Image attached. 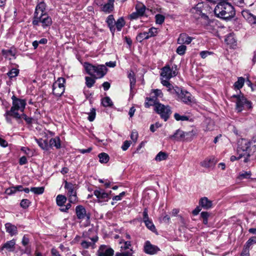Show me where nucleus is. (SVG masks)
I'll return each mask as SVG.
<instances>
[{
    "mask_svg": "<svg viewBox=\"0 0 256 256\" xmlns=\"http://www.w3.org/2000/svg\"><path fill=\"white\" fill-rule=\"evenodd\" d=\"M12 106L4 114L6 120L9 123H12V118H20V114L24 112L26 104L25 100L18 98L15 96L12 97Z\"/></svg>",
    "mask_w": 256,
    "mask_h": 256,
    "instance_id": "f257e3e1",
    "label": "nucleus"
},
{
    "mask_svg": "<svg viewBox=\"0 0 256 256\" xmlns=\"http://www.w3.org/2000/svg\"><path fill=\"white\" fill-rule=\"evenodd\" d=\"M226 0L217 2L214 12L216 16L221 18L227 19L232 18L235 14V11L233 6Z\"/></svg>",
    "mask_w": 256,
    "mask_h": 256,
    "instance_id": "f03ea898",
    "label": "nucleus"
},
{
    "mask_svg": "<svg viewBox=\"0 0 256 256\" xmlns=\"http://www.w3.org/2000/svg\"><path fill=\"white\" fill-rule=\"evenodd\" d=\"M144 106L146 108L154 106V110L160 115L161 118L164 121H166L168 119L172 114L171 108L169 106L156 102V100L154 98L148 99V102H145Z\"/></svg>",
    "mask_w": 256,
    "mask_h": 256,
    "instance_id": "7ed1b4c3",
    "label": "nucleus"
},
{
    "mask_svg": "<svg viewBox=\"0 0 256 256\" xmlns=\"http://www.w3.org/2000/svg\"><path fill=\"white\" fill-rule=\"evenodd\" d=\"M86 72L94 78H102L106 73L107 68L104 65L94 66L88 62L84 64Z\"/></svg>",
    "mask_w": 256,
    "mask_h": 256,
    "instance_id": "20e7f679",
    "label": "nucleus"
},
{
    "mask_svg": "<svg viewBox=\"0 0 256 256\" xmlns=\"http://www.w3.org/2000/svg\"><path fill=\"white\" fill-rule=\"evenodd\" d=\"M32 23L34 26H38L41 24L42 28H45L52 24V20L48 14H38L36 12L34 14Z\"/></svg>",
    "mask_w": 256,
    "mask_h": 256,
    "instance_id": "39448f33",
    "label": "nucleus"
},
{
    "mask_svg": "<svg viewBox=\"0 0 256 256\" xmlns=\"http://www.w3.org/2000/svg\"><path fill=\"white\" fill-rule=\"evenodd\" d=\"M233 96L236 98V109L238 112H241L244 109L249 110L252 108L251 102L248 100L244 95H234Z\"/></svg>",
    "mask_w": 256,
    "mask_h": 256,
    "instance_id": "423d86ee",
    "label": "nucleus"
},
{
    "mask_svg": "<svg viewBox=\"0 0 256 256\" xmlns=\"http://www.w3.org/2000/svg\"><path fill=\"white\" fill-rule=\"evenodd\" d=\"M250 142L248 141V140L244 138H242L238 140L237 148L238 158H245V157H247Z\"/></svg>",
    "mask_w": 256,
    "mask_h": 256,
    "instance_id": "0eeeda50",
    "label": "nucleus"
},
{
    "mask_svg": "<svg viewBox=\"0 0 256 256\" xmlns=\"http://www.w3.org/2000/svg\"><path fill=\"white\" fill-rule=\"evenodd\" d=\"M66 80L63 78H58L53 84L52 93L56 96H61L65 90Z\"/></svg>",
    "mask_w": 256,
    "mask_h": 256,
    "instance_id": "6e6552de",
    "label": "nucleus"
},
{
    "mask_svg": "<svg viewBox=\"0 0 256 256\" xmlns=\"http://www.w3.org/2000/svg\"><path fill=\"white\" fill-rule=\"evenodd\" d=\"M64 188L67 190V195L70 202L76 203L78 201L76 188L74 185L72 183L65 182Z\"/></svg>",
    "mask_w": 256,
    "mask_h": 256,
    "instance_id": "1a4fd4ad",
    "label": "nucleus"
},
{
    "mask_svg": "<svg viewBox=\"0 0 256 256\" xmlns=\"http://www.w3.org/2000/svg\"><path fill=\"white\" fill-rule=\"evenodd\" d=\"M76 214L77 218L80 222L85 220L87 224L90 223V214L86 212L84 206L82 205L77 206L76 208Z\"/></svg>",
    "mask_w": 256,
    "mask_h": 256,
    "instance_id": "9d476101",
    "label": "nucleus"
},
{
    "mask_svg": "<svg viewBox=\"0 0 256 256\" xmlns=\"http://www.w3.org/2000/svg\"><path fill=\"white\" fill-rule=\"evenodd\" d=\"M176 96H178V100H180L186 104H190L192 100V94L186 90L179 88L178 93H176Z\"/></svg>",
    "mask_w": 256,
    "mask_h": 256,
    "instance_id": "9b49d317",
    "label": "nucleus"
},
{
    "mask_svg": "<svg viewBox=\"0 0 256 256\" xmlns=\"http://www.w3.org/2000/svg\"><path fill=\"white\" fill-rule=\"evenodd\" d=\"M110 192L111 191H110V193H108L105 192L103 189L98 188L94 190V194L98 198V202L102 203L109 200L110 198Z\"/></svg>",
    "mask_w": 256,
    "mask_h": 256,
    "instance_id": "f8f14e48",
    "label": "nucleus"
},
{
    "mask_svg": "<svg viewBox=\"0 0 256 256\" xmlns=\"http://www.w3.org/2000/svg\"><path fill=\"white\" fill-rule=\"evenodd\" d=\"M84 238H86L84 240H82L81 242V246L84 248H88L90 247L94 248L95 243L98 240V237L94 236L92 238H86L84 235Z\"/></svg>",
    "mask_w": 256,
    "mask_h": 256,
    "instance_id": "ddd939ff",
    "label": "nucleus"
},
{
    "mask_svg": "<svg viewBox=\"0 0 256 256\" xmlns=\"http://www.w3.org/2000/svg\"><path fill=\"white\" fill-rule=\"evenodd\" d=\"M98 256H112L114 250L108 246L102 245L98 251Z\"/></svg>",
    "mask_w": 256,
    "mask_h": 256,
    "instance_id": "4468645a",
    "label": "nucleus"
},
{
    "mask_svg": "<svg viewBox=\"0 0 256 256\" xmlns=\"http://www.w3.org/2000/svg\"><path fill=\"white\" fill-rule=\"evenodd\" d=\"M247 157H245V158L244 160V162L250 161V156H252L253 159H256V142H250Z\"/></svg>",
    "mask_w": 256,
    "mask_h": 256,
    "instance_id": "2eb2a0df",
    "label": "nucleus"
},
{
    "mask_svg": "<svg viewBox=\"0 0 256 256\" xmlns=\"http://www.w3.org/2000/svg\"><path fill=\"white\" fill-rule=\"evenodd\" d=\"M176 75V72L172 70L168 66H166L162 69L160 76L163 78L170 80L172 77Z\"/></svg>",
    "mask_w": 256,
    "mask_h": 256,
    "instance_id": "dca6fc26",
    "label": "nucleus"
},
{
    "mask_svg": "<svg viewBox=\"0 0 256 256\" xmlns=\"http://www.w3.org/2000/svg\"><path fill=\"white\" fill-rule=\"evenodd\" d=\"M144 250L147 254H154L160 250V249L158 246L151 244L149 241H146L144 244Z\"/></svg>",
    "mask_w": 256,
    "mask_h": 256,
    "instance_id": "f3484780",
    "label": "nucleus"
},
{
    "mask_svg": "<svg viewBox=\"0 0 256 256\" xmlns=\"http://www.w3.org/2000/svg\"><path fill=\"white\" fill-rule=\"evenodd\" d=\"M242 14L244 18L253 27H256V16L253 15L248 10H243Z\"/></svg>",
    "mask_w": 256,
    "mask_h": 256,
    "instance_id": "a211bd4d",
    "label": "nucleus"
},
{
    "mask_svg": "<svg viewBox=\"0 0 256 256\" xmlns=\"http://www.w3.org/2000/svg\"><path fill=\"white\" fill-rule=\"evenodd\" d=\"M192 37L188 36L186 33L180 34L178 38L177 42L180 44H189L193 40Z\"/></svg>",
    "mask_w": 256,
    "mask_h": 256,
    "instance_id": "6ab92c4d",
    "label": "nucleus"
},
{
    "mask_svg": "<svg viewBox=\"0 0 256 256\" xmlns=\"http://www.w3.org/2000/svg\"><path fill=\"white\" fill-rule=\"evenodd\" d=\"M199 206L205 210H209L212 208V202L206 197H203L200 200Z\"/></svg>",
    "mask_w": 256,
    "mask_h": 256,
    "instance_id": "aec40b11",
    "label": "nucleus"
},
{
    "mask_svg": "<svg viewBox=\"0 0 256 256\" xmlns=\"http://www.w3.org/2000/svg\"><path fill=\"white\" fill-rule=\"evenodd\" d=\"M16 240L12 239L6 242L0 248L1 250L6 249L8 252H13L15 250Z\"/></svg>",
    "mask_w": 256,
    "mask_h": 256,
    "instance_id": "412c9836",
    "label": "nucleus"
},
{
    "mask_svg": "<svg viewBox=\"0 0 256 256\" xmlns=\"http://www.w3.org/2000/svg\"><path fill=\"white\" fill-rule=\"evenodd\" d=\"M5 228L6 232L8 233L11 236L17 234L18 228L17 227L12 224L11 223L8 222L5 224Z\"/></svg>",
    "mask_w": 256,
    "mask_h": 256,
    "instance_id": "4be33fe9",
    "label": "nucleus"
},
{
    "mask_svg": "<svg viewBox=\"0 0 256 256\" xmlns=\"http://www.w3.org/2000/svg\"><path fill=\"white\" fill-rule=\"evenodd\" d=\"M49 148H56V149H59L61 147L60 140L59 137L56 136L54 138H52L50 140L49 142Z\"/></svg>",
    "mask_w": 256,
    "mask_h": 256,
    "instance_id": "5701e85b",
    "label": "nucleus"
},
{
    "mask_svg": "<svg viewBox=\"0 0 256 256\" xmlns=\"http://www.w3.org/2000/svg\"><path fill=\"white\" fill-rule=\"evenodd\" d=\"M185 132L178 130L176 132L170 136L171 138H174L176 140H185Z\"/></svg>",
    "mask_w": 256,
    "mask_h": 256,
    "instance_id": "b1692460",
    "label": "nucleus"
},
{
    "mask_svg": "<svg viewBox=\"0 0 256 256\" xmlns=\"http://www.w3.org/2000/svg\"><path fill=\"white\" fill-rule=\"evenodd\" d=\"M114 0H108V2L102 6V9L104 12L110 13L114 10Z\"/></svg>",
    "mask_w": 256,
    "mask_h": 256,
    "instance_id": "393cba45",
    "label": "nucleus"
},
{
    "mask_svg": "<svg viewBox=\"0 0 256 256\" xmlns=\"http://www.w3.org/2000/svg\"><path fill=\"white\" fill-rule=\"evenodd\" d=\"M198 134V130L196 128H194L192 130L188 132H185V140L190 142Z\"/></svg>",
    "mask_w": 256,
    "mask_h": 256,
    "instance_id": "a878e982",
    "label": "nucleus"
},
{
    "mask_svg": "<svg viewBox=\"0 0 256 256\" xmlns=\"http://www.w3.org/2000/svg\"><path fill=\"white\" fill-rule=\"evenodd\" d=\"M115 20L112 15L108 16L106 19V23L110 29V32L114 34L115 30Z\"/></svg>",
    "mask_w": 256,
    "mask_h": 256,
    "instance_id": "bb28decb",
    "label": "nucleus"
},
{
    "mask_svg": "<svg viewBox=\"0 0 256 256\" xmlns=\"http://www.w3.org/2000/svg\"><path fill=\"white\" fill-rule=\"evenodd\" d=\"M152 94H153V96L151 98H146V102H148V99L154 98L156 100V102H158L157 99L158 98H162L163 96L162 90L159 89L152 90Z\"/></svg>",
    "mask_w": 256,
    "mask_h": 256,
    "instance_id": "cd10ccee",
    "label": "nucleus"
},
{
    "mask_svg": "<svg viewBox=\"0 0 256 256\" xmlns=\"http://www.w3.org/2000/svg\"><path fill=\"white\" fill-rule=\"evenodd\" d=\"M36 141L39 146L42 150H49V146L46 140L40 139H36Z\"/></svg>",
    "mask_w": 256,
    "mask_h": 256,
    "instance_id": "c85d7f7f",
    "label": "nucleus"
},
{
    "mask_svg": "<svg viewBox=\"0 0 256 256\" xmlns=\"http://www.w3.org/2000/svg\"><path fill=\"white\" fill-rule=\"evenodd\" d=\"M225 42L227 44L230 45V46L236 45V41L232 34H230L226 36L225 38Z\"/></svg>",
    "mask_w": 256,
    "mask_h": 256,
    "instance_id": "c756f323",
    "label": "nucleus"
},
{
    "mask_svg": "<svg viewBox=\"0 0 256 256\" xmlns=\"http://www.w3.org/2000/svg\"><path fill=\"white\" fill-rule=\"evenodd\" d=\"M45 9L46 4L43 2H41L36 6L34 12H37L38 14H46L44 12Z\"/></svg>",
    "mask_w": 256,
    "mask_h": 256,
    "instance_id": "7c9ffc66",
    "label": "nucleus"
},
{
    "mask_svg": "<svg viewBox=\"0 0 256 256\" xmlns=\"http://www.w3.org/2000/svg\"><path fill=\"white\" fill-rule=\"evenodd\" d=\"M136 11L138 12V14H139L140 16H144L146 8L144 5L142 3L138 4L136 6Z\"/></svg>",
    "mask_w": 256,
    "mask_h": 256,
    "instance_id": "2f4dec72",
    "label": "nucleus"
},
{
    "mask_svg": "<svg viewBox=\"0 0 256 256\" xmlns=\"http://www.w3.org/2000/svg\"><path fill=\"white\" fill-rule=\"evenodd\" d=\"M66 201V198L64 196L58 194L56 198V204L58 206H62Z\"/></svg>",
    "mask_w": 256,
    "mask_h": 256,
    "instance_id": "473e14b6",
    "label": "nucleus"
},
{
    "mask_svg": "<svg viewBox=\"0 0 256 256\" xmlns=\"http://www.w3.org/2000/svg\"><path fill=\"white\" fill-rule=\"evenodd\" d=\"M244 83V78L242 77L238 78V80L234 84V88L235 89L240 90L241 88Z\"/></svg>",
    "mask_w": 256,
    "mask_h": 256,
    "instance_id": "72a5a7b5",
    "label": "nucleus"
},
{
    "mask_svg": "<svg viewBox=\"0 0 256 256\" xmlns=\"http://www.w3.org/2000/svg\"><path fill=\"white\" fill-rule=\"evenodd\" d=\"M100 162V163L106 164L107 163L110 159L109 156L108 154L104 152L100 153L98 156Z\"/></svg>",
    "mask_w": 256,
    "mask_h": 256,
    "instance_id": "f704fd0d",
    "label": "nucleus"
},
{
    "mask_svg": "<svg viewBox=\"0 0 256 256\" xmlns=\"http://www.w3.org/2000/svg\"><path fill=\"white\" fill-rule=\"evenodd\" d=\"M124 24L125 22L124 18H120L115 22V28L118 31H120Z\"/></svg>",
    "mask_w": 256,
    "mask_h": 256,
    "instance_id": "c9c22d12",
    "label": "nucleus"
},
{
    "mask_svg": "<svg viewBox=\"0 0 256 256\" xmlns=\"http://www.w3.org/2000/svg\"><path fill=\"white\" fill-rule=\"evenodd\" d=\"M168 154L163 152H159L155 158V160L158 162H160L166 160L168 158Z\"/></svg>",
    "mask_w": 256,
    "mask_h": 256,
    "instance_id": "e433bc0d",
    "label": "nucleus"
},
{
    "mask_svg": "<svg viewBox=\"0 0 256 256\" xmlns=\"http://www.w3.org/2000/svg\"><path fill=\"white\" fill-rule=\"evenodd\" d=\"M256 244V236H252L246 242L244 248H246L250 250V246L253 244Z\"/></svg>",
    "mask_w": 256,
    "mask_h": 256,
    "instance_id": "4c0bfd02",
    "label": "nucleus"
},
{
    "mask_svg": "<svg viewBox=\"0 0 256 256\" xmlns=\"http://www.w3.org/2000/svg\"><path fill=\"white\" fill-rule=\"evenodd\" d=\"M136 40L139 42H142L144 40H148L149 38V36L148 34L146 32H140L136 36Z\"/></svg>",
    "mask_w": 256,
    "mask_h": 256,
    "instance_id": "58836bf2",
    "label": "nucleus"
},
{
    "mask_svg": "<svg viewBox=\"0 0 256 256\" xmlns=\"http://www.w3.org/2000/svg\"><path fill=\"white\" fill-rule=\"evenodd\" d=\"M214 159H206L201 163L202 166L204 168H210L214 164Z\"/></svg>",
    "mask_w": 256,
    "mask_h": 256,
    "instance_id": "ea45409f",
    "label": "nucleus"
},
{
    "mask_svg": "<svg viewBox=\"0 0 256 256\" xmlns=\"http://www.w3.org/2000/svg\"><path fill=\"white\" fill-rule=\"evenodd\" d=\"M102 104L104 107L112 106V102L109 97H105L102 100Z\"/></svg>",
    "mask_w": 256,
    "mask_h": 256,
    "instance_id": "a19ab883",
    "label": "nucleus"
},
{
    "mask_svg": "<svg viewBox=\"0 0 256 256\" xmlns=\"http://www.w3.org/2000/svg\"><path fill=\"white\" fill-rule=\"evenodd\" d=\"M85 80L86 84L88 88H92L96 82L95 79L91 77L86 76Z\"/></svg>",
    "mask_w": 256,
    "mask_h": 256,
    "instance_id": "79ce46f5",
    "label": "nucleus"
},
{
    "mask_svg": "<svg viewBox=\"0 0 256 256\" xmlns=\"http://www.w3.org/2000/svg\"><path fill=\"white\" fill-rule=\"evenodd\" d=\"M159 30L158 28L152 27L148 30L147 32L149 36V38L155 36L158 33Z\"/></svg>",
    "mask_w": 256,
    "mask_h": 256,
    "instance_id": "37998d69",
    "label": "nucleus"
},
{
    "mask_svg": "<svg viewBox=\"0 0 256 256\" xmlns=\"http://www.w3.org/2000/svg\"><path fill=\"white\" fill-rule=\"evenodd\" d=\"M168 88V91L170 92L172 94H175L176 95V93H178L180 88L178 86H174L172 84H170V86H166Z\"/></svg>",
    "mask_w": 256,
    "mask_h": 256,
    "instance_id": "c03bdc74",
    "label": "nucleus"
},
{
    "mask_svg": "<svg viewBox=\"0 0 256 256\" xmlns=\"http://www.w3.org/2000/svg\"><path fill=\"white\" fill-rule=\"evenodd\" d=\"M174 118L177 121H187L189 120V116L184 115H180L178 113L174 114Z\"/></svg>",
    "mask_w": 256,
    "mask_h": 256,
    "instance_id": "a18cd8bd",
    "label": "nucleus"
},
{
    "mask_svg": "<svg viewBox=\"0 0 256 256\" xmlns=\"http://www.w3.org/2000/svg\"><path fill=\"white\" fill-rule=\"evenodd\" d=\"M186 50V46L185 45L182 44L178 47L176 50V52L178 54L182 56L185 54Z\"/></svg>",
    "mask_w": 256,
    "mask_h": 256,
    "instance_id": "49530a36",
    "label": "nucleus"
},
{
    "mask_svg": "<svg viewBox=\"0 0 256 256\" xmlns=\"http://www.w3.org/2000/svg\"><path fill=\"white\" fill-rule=\"evenodd\" d=\"M30 191L35 194H40L44 192V188L41 187H32L30 188Z\"/></svg>",
    "mask_w": 256,
    "mask_h": 256,
    "instance_id": "de8ad7c7",
    "label": "nucleus"
},
{
    "mask_svg": "<svg viewBox=\"0 0 256 256\" xmlns=\"http://www.w3.org/2000/svg\"><path fill=\"white\" fill-rule=\"evenodd\" d=\"M20 116L18 118H14L16 120H19L22 119H24L28 124H30L32 120L30 118L27 116L24 112L20 114Z\"/></svg>",
    "mask_w": 256,
    "mask_h": 256,
    "instance_id": "09e8293b",
    "label": "nucleus"
},
{
    "mask_svg": "<svg viewBox=\"0 0 256 256\" xmlns=\"http://www.w3.org/2000/svg\"><path fill=\"white\" fill-rule=\"evenodd\" d=\"M210 213L206 212H202L200 214V216L203 220L204 224L206 225L208 224V218L210 216Z\"/></svg>",
    "mask_w": 256,
    "mask_h": 256,
    "instance_id": "8fccbe9b",
    "label": "nucleus"
},
{
    "mask_svg": "<svg viewBox=\"0 0 256 256\" xmlns=\"http://www.w3.org/2000/svg\"><path fill=\"white\" fill-rule=\"evenodd\" d=\"M19 73V70L16 68H12L7 73L8 76L10 78L16 76Z\"/></svg>",
    "mask_w": 256,
    "mask_h": 256,
    "instance_id": "3c124183",
    "label": "nucleus"
},
{
    "mask_svg": "<svg viewBox=\"0 0 256 256\" xmlns=\"http://www.w3.org/2000/svg\"><path fill=\"white\" fill-rule=\"evenodd\" d=\"M146 226L150 230L154 231L156 230V228L153 224L152 222L149 220L144 222Z\"/></svg>",
    "mask_w": 256,
    "mask_h": 256,
    "instance_id": "603ef678",
    "label": "nucleus"
},
{
    "mask_svg": "<svg viewBox=\"0 0 256 256\" xmlns=\"http://www.w3.org/2000/svg\"><path fill=\"white\" fill-rule=\"evenodd\" d=\"M156 22L157 24H161L164 20V16L162 14H158L156 16Z\"/></svg>",
    "mask_w": 256,
    "mask_h": 256,
    "instance_id": "864d4df0",
    "label": "nucleus"
},
{
    "mask_svg": "<svg viewBox=\"0 0 256 256\" xmlns=\"http://www.w3.org/2000/svg\"><path fill=\"white\" fill-rule=\"evenodd\" d=\"M2 54L6 58H8L9 56H14V54L11 50H2Z\"/></svg>",
    "mask_w": 256,
    "mask_h": 256,
    "instance_id": "5fc2aeb1",
    "label": "nucleus"
},
{
    "mask_svg": "<svg viewBox=\"0 0 256 256\" xmlns=\"http://www.w3.org/2000/svg\"><path fill=\"white\" fill-rule=\"evenodd\" d=\"M96 117V110L94 108H92L90 112L88 114V120L90 122H92Z\"/></svg>",
    "mask_w": 256,
    "mask_h": 256,
    "instance_id": "6e6d98bb",
    "label": "nucleus"
},
{
    "mask_svg": "<svg viewBox=\"0 0 256 256\" xmlns=\"http://www.w3.org/2000/svg\"><path fill=\"white\" fill-rule=\"evenodd\" d=\"M30 204V202L29 200L27 199H23L22 200L20 204L22 208H26L29 206Z\"/></svg>",
    "mask_w": 256,
    "mask_h": 256,
    "instance_id": "4d7b16f0",
    "label": "nucleus"
},
{
    "mask_svg": "<svg viewBox=\"0 0 256 256\" xmlns=\"http://www.w3.org/2000/svg\"><path fill=\"white\" fill-rule=\"evenodd\" d=\"M16 192L14 186H12L6 189L5 193L8 195H12Z\"/></svg>",
    "mask_w": 256,
    "mask_h": 256,
    "instance_id": "13d9d810",
    "label": "nucleus"
},
{
    "mask_svg": "<svg viewBox=\"0 0 256 256\" xmlns=\"http://www.w3.org/2000/svg\"><path fill=\"white\" fill-rule=\"evenodd\" d=\"M131 246V242L130 241L124 242V244L121 246V248L124 250L130 249Z\"/></svg>",
    "mask_w": 256,
    "mask_h": 256,
    "instance_id": "bf43d9fd",
    "label": "nucleus"
},
{
    "mask_svg": "<svg viewBox=\"0 0 256 256\" xmlns=\"http://www.w3.org/2000/svg\"><path fill=\"white\" fill-rule=\"evenodd\" d=\"M251 176V173L250 172H244L241 173L240 174V179L243 178H250Z\"/></svg>",
    "mask_w": 256,
    "mask_h": 256,
    "instance_id": "052dcab7",
    "label": "nucleus"
},
{
    "mask_svg": "<svg viewBox=\"0 0 256 256\" xmlns=\"http://www.w3.org/2000/svg\"><path fill=\"white\" fill-rule=\"evenodd\" d=\"M234 4L240 7H244L245 5L244 0H232Z\"/></svg>",
    "mask_w": 256,
    "mask_h": 256,
    "instance_id": "680f3d73",
    "label": "nucleus"
},
{
    "mask_svg": "<svg viewBox=\"0 0 256 256\" xmlns=\"http://www.w3.org/2000/svg\"><path fill=\"white\" fill-rule=\"evenodd\" d=\"M138 138V133L136 130H132L131 134H130V138L132 140L133 142H136L137 139Z\"/></svg>",
    "mask_w": 256,
    "mask_h": 256,
    "instance_id": "e2e57ef3",
    "label": "nucleus"
},
{
    "mask_svg": "<svg viewBox=\"0 0 256 256\" xmlns=\"http://www.w3.org/2000/svg\"><path fill=\"white\" fill-rule=\"evenodd\" d=\"M126 194V192H122L119 195L116 196L112 198L113 200H120L122 197H124Z\"/></svg>",
    "mask_w": 256,
    "mask_h": 256,
    "instance_id": "0e129e2a",
    "label": "nucleus"
},
{
    "mask_svg": "<svg viewBox=\"0 0 256 256\" xmlns=\"http://www.w3.org/2000/svg\"><path fill=\"white\" fill-rule=\"evenodd\" d=\"M130 142L128 140H126L124 142L122 146V148L123 150H126L128 149L130 145Z\"/></svg>",
    "mask_w": 256,
    "mask_h": 256,
    "instance_id": "69168bd1",
    "label": "nucleus"
},
{
    "mask_svg": "<svg viewBox=\"0 0 256 256\" xmlns=\"http://www.w3.org/2000/svg\"><path fill=\"white\" fill-rule=\"evenodd\" d=\"M212 54V52H208L207 50H204V51H202L200 52V56L202 57V58H205L208 56H210Z\"/></svg>",
    "mask_w": 256,
    "mask_h": 256,
    "instance_id": "338daca9",
    "label": "nucleus"
},
{
    "mask_svg": "<svg viewBox=\"0 0 256 256\" xmlns=\"http://www.w3.org/2000/svg\"><path fill=\"white\" fill-rule=\"evenodd\" d=\"M240 256H250L249 250H248L246 248H244Z\"/></svg>",
    "mask_w": 256,
    "mask_h": 256,
    "instance_id": "774afa93",
    "label": "nucleus"
}]
</instances>
